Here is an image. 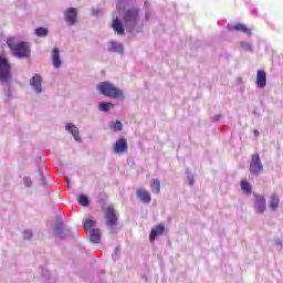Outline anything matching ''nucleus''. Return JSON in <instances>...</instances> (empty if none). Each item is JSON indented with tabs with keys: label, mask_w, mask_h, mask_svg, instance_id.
Wrapping results in <instances>:
<instances>
[{
	"label": "nucleus",
	"mask_w": 283,
	"mask_h": 283,
	"mask_svg": "<svg viewBox=\"0 0 283 283\" xmlns=\"http://www.w3.org/2000/svg\"><path fill=\"white\" fill-rule=\"evenodd\" d=\"M275 244H277L279 247H282V241L280 239H276Z\"/></svg>",
	"instance_id": "35"
},
{
	"label": "nucleus",
	"mask_w": 283,
	"mask_h": 283,
	"mask_svg": "<svg viewBox=\"0 0 283 283\" xmlns=\"http://www.w3.org/2000/svg\"><path fill=\"white\" fill-rule=\"evenodd\" d=\"M78 205H82V207H88L90 206V199L85 195H80L77 198Z\"/></svg>",
	"instance_id": "23"
},
{
	"label": "nucleus",
	"mask_w": 283,
	"mask_h": 283,
	"mask_svg": "<svg viewBox=\"0 0 283 283\" xmlns=\"http://www.w3.org/2000/svg\"><path fill=\"white\" fill-rule=\"evenodd\" d=\"M64 19L69 25H75L78 19V9L70 7L64 11Z\"/></svg>",
	"instance_id": "7"
},
{
	"label": "nucleus",
	"mask_w": 283,
	"mask_h": 283,
	"mask_svg": "<svg viewBox=\"0 0 283 283\" xmlns=\"http://www.w3.org/2000/svg\"><path fill=\"white\" fill-rule=\"evenodd\" d=\"M221 118H222V115L217 114V115L213 116L212 120H213L214 123H218V120H220Z\"/></svg>",
	"instance_id": "33"
},
{
	"label": "nucleus",
	"mask_w": 283,
	"mask_h": 283,
	"mask_svg": "<svg viewBox=\"0 0 283 283\" xmlns=\"http://www.w3.org/2000/svg\"><path fill=\"white\" fill-rule=\"evenodd\" d=\"M42 83L43 80L39 74L33 75V77L30 80V85L33 87V90H35L36 94H41V92H43V88H41Z\"/></svg>",
	"instance_id": "9"
},
{
	"label": "nucleus",
	"mask_w": 283,
	"mask_h": 283,
	"mask_svg": "<svg viewBox=\"0 0 283 283\" xmlns=\"http://www.w3.org/2000/svg\"><path fill=\"white\" fill-rule=\"evenodd\" d=\"M11 78L12 64L3 55H0V83H10Z\"/></svg>",
	"instance_id": "3"
},
{
	"label": "nucleus",
	"mask_w": 283,
	"mask_h": 283,
	"mask_svg": "<svg viewBox=\"0 0 283 283\" xmlns=\"http://www.w3.org/2000/svg\"><path fill=\"white\" fill-rule=\"evenodd\" d=\"M112 28L116 34L123 36L125 34V28L123 27V22L118 18H115L112 23Z\"/></svg>",
	"instance_id": "13"
},
{
	"label": "nucleus",
	"mask_w": 283,
	"mask_h": 283,
	"mask_svg": "<svg viewBox=\"0 0 283 283\" xmlns=\"http://www.w3.org/2000/svg\"><path fill=\"white\" fill-rule=\"evenodd\" d=\"M195 182H196V179H195L193 175H189L188 176V185H190V187H193Z\"/></svg>",
	"instance_id": "31"
},
{
	"label": "nucleus",
	"mask_w": 283,
	"mask_h": 283,
	"mask_svg": "<svg viewBox=\"0 0 283 283\" xmlns=\"http://www.w3.org/2000/svg\"><path fill=\"white\" fill-rule=\"evenodd\" d=\"M25 185H27V187H30V181H27Z\"/></svg>",
	"instance_id": "38"
},
{
	"label": "nucleus",
	"mask_w": 283,
	"mask_h": 283,
	"mask_svg": "<svg viewBox=\"0 0 283 283\" xmlns=\"http://www.w3.org/2000/svg\"><path fill=\"white\" fill-rule=\"evenodd\" d=\"M254 209L256 213L266 211V198H264V195L254 193Z\"/></svg>",
	"instance_id": "8"
},
{
	"label": "nucleus",
	"mask_w": 283,
	"mask_h": 283,
	"mask_svg": "<svg viewBox=\"0 0 283 283\" xmlns=\"http://www.w3.org/2000/svg\"><path fill=\"white\" fill-rule=\"evenodd\" d=\"M36 36H48V29L45 28H38L35 29Z\"/></svg>",
	"instance_id": "29"
},
{
	"label": "nucleus",
	"mask_w": 283,
	"mask_h": 283,
	"mask_svg": "<svg viewBox=\"0 0 283 283\" xmlns=\"http://www.w3.org/2000/svg\"><path fill=\"white\" fill-rule=\"evenodd\" d=\"M241 189H242L243 193H251V191H252L251 184H249V181H247V180H242Z\"/></svg>",
	"instance_id": "24"
},
{
	"label": "nucleus",
	"mask_w": 283,
	"mask_h": 283,
	"mask_svg": "<svg viewBox=\"0 0 283 283\" xmlns=\"http://www.w3.org/2000/svg\"><path fill=\"white\" fill-rule=\"evenodd\" d=\"M23 235H24V240H30V238H32V231L25 230Z\"/></svg>",
	"instance_id": "32"
},
{
	"label": "nucleus",
	"mask_w": 283,
	"mask_h": 283,
	"mask_svg": "<svg viewBox=\"0 0 283 283\" xmlns=\"http://www.w3.org/2000/svg\"><path fill=\"white\" fill-rule=\"evenodd\" d=\"M137 197L140 199V200H143V189H138L137 190Z\"/></svg>",
	"instance_id": "34"
},
{
	"label": "nucleus",
	"mask_w": 283,
	"mask_h": 283,
	"mask_svg": "<svg viewBox=\"0 0 283 283\" xmlns=\"http://www.w3.org/2000/svg\"><path fill=\"white\" fill-rule=\"evenodd\" d=\"M111 129H113V132H123V123L120 122L111 123Z\"/></svg>",
	"instance_id": "26"
},
{
	"label": "nucleus",
	"mask_w": 283,
	"mask_h": 283,
	"mask_svg": "<svg viewBox=\"0 0 283 283\" xmlns=\"http://www.w3.org/2000/svg\"><path fill=\"white\" fill-rule=\"evenodd\" d=\"M24 182H30V178H24Z\"/></svg>",
	"instance_id": "37"
},
{
	"label": "nucleus",
	"mask_w": 283,
	"mask_h": 283,
	"mask_svg": "<svg viewBox=\"0 0 283 283\" xmlns=\"http://www.w3.org/2000/svg\"><path fill=\"white\" fill-rule=\"evenodd\" d=\"M241 49L244 50L245 52H253V45L249 42H241Z\"/></svg>",
	"instance_id": "28"
},
{
	"label": "nucleus",
	"mask_w": 283,
	"mask_h": 283,
	"mask_svg": "<svg viewBox=\"0 0 283 283\" xmlns=\"http://www.w3.org/2000/svg\"><path fill=\"white\" fill-rule=\"evenodd\" d=\"M65 129L72 134L75 140H78V127L74 124H66Z\"/></svg>",
	"instance_id": "19"
},
{
	"label": "nucleus",
	"mask_w": 283,
	"mask_h": 283,
	"mask_svg": "<svg viewBox=\"0 0 283 283\" xmlns=\"http://www.w3.org/2000/svg\"><path fill=\"white\" fill-rule=\"evenodd\" d=\"M82 227L85 229L86 233H90L92 229H96V221L87 219L83 222Z\"/></svg>",
	"instance_id": "20"
},
{
	"label": "nucleus",
	"mask_w": 283,
	"mask_h": 283,
	"mask_svg": "<svg viewBox=\"0 0 283 283\" xmlns=\"http://www.w3.org/2000/svg\"><path fill=\"white\" fill-rule=\"evenodd\" d=\"M256 87H259V90L266 87V72L264 70L256 72Z\"/></svg>",
	"instance_id": "10"
},
{
	"label": "nucleus",
	"mask_w": 283,
	"mask_h": 283,
	"mask_svg": "<svg viewBox=\"0 0 283 283\" xmlns=\"http://www.w3.org/2000/svg\"><path fill=\"white\" fill-rule=\"evenodd\" d=\"M98 92L107 98H114L115 101H125V93L114 86L112 83L103 82L97 86Z\"/></svg>",
	"instance_id": "2"
},
{
	"label": "nucleus",
	"mask_w": 283,
	"mask_h": 283,
	"mask_svg": "<svg viewBox=\"0 0 283 283\" xmlns=\"http://www.w3.org/2000/svg\"><path fill=\"white\" fill-rule=\"evenodd\" d=\"M125 23H136L138 21V9H130L124 15Z\"/></svg>",
	"instance_id": "11"
},
{
	"label": "nucleus",
	"mask_w": 283,
	"mask_h": 283,
	"mask_svg": "<svg viewBox=\"0 0 283 283\" xmlns=\"http://www.w3.org/2000/svg\"><path fill=\"white\" fill-rule=\"evenodd\" d=\"M55 233L56 235H59L60 238H63V223H59L55 227Z\"/></svg>",
	"instance_id": "30"
},
{
	"label": "nucleus",
	"mask_w": 283,
	"mask_h": 283,
	"mask_svg": "<svg viewBox=\"0 0 283 283\" xmlns=\"http://www.w3.org/2000/svg\"><path fill=\"white\" fill-rule=\"evenodd\" d=\"M143 202L149 205L151 202V193L149 191L143 190Z\"/></svg>",
	"instance_id": "27"
},
{
	"label": "nucleus",
	"mask_w": 283,
	"mask_h": 283,
	"mask_svg": "<svg viewBox=\"0 0 283 283\" xmlns=\"http://www.w3.org/2000/svg\"><path fill=\"white\" fill-rule=\"evenodd\" d=\"M104 218L107 227H116L118 224V214L113 207L103 208Z\"/></svg>",
	"instance_id": "5"
},
{
	"label": "nucleus",
	"mask_w": 283,
	"mask_h": 283,
	"mask_svg": "<svg viewBox=\"0 0 283 283\" xmlns=\"http://www.w3.org/2000/svg\"><path fill=\"white\" fill-rule=\"evenodd\" d=\"M150 189L153 193H156V196H158V193H160V180L154 179L153 182L150 184Z\"/></svg>",
	"instance_id": "22"
},
{
	"label": "nucleus",
	"mask_w": 283,
	"mask_h": 283,
	"mask_svg": "<svg viewBox=\"0 0 283 283\" xmlns=\"http://www.w3.org/2000/svg\"><path fill=\"white\" fill-rule=\"evenodd\" d=\"M254 136H260V132L258 129L254 130Z\"/></svg>",
	"instance_id": "36"
},
{
	"label": "nucleus",
	"mask_w": 283,
	"mask_h": 283,
	"mask_svg": "<svg viewBox=\"0 0 283 283\" xmlns=\"http://www.w3.org/2000/svg\"><path fill=\"white\" fill-rule=\"evenodd\" d=\"M163 233H165V226L164 224L156 226L150 231L149 241L150 242H156V237L157 235H163Z\"/></svg>",
	"instance_id": "12"
},
{
	"label": "nucleus",
	"mask_w": 283,
	"mask_h": 283,
	"mask_svg": "<svg viewBox=\"0 0 283 283\" xmlns=\"http://www.w3.org/2000/svg\"><path fill=\"white\" fill-rule=\"evenodd\" d=\"M145 21H151L154 19V11H151V6H149V2H145Z\"/></svg>",
	"instance_id": "21"
},
{
	"label": "nucleus",
	"mask_w": 283,
	"mask_h": 283,
	"mask_svg": "<svg viewBox=\"0 0 283 283\" xmlns=\"http://www.w3.org/2000/svg\"><path fill=\"white\" fill-rule=\"evenodd\" d=\"M277 207H280V197L277 193H273L270 199V209H272V211H276Z\"/></svg>",
	"instance_id": "18"
},
{
	"label": "nucleus",
	"mask_w": 283,
	"mask_h": 283,
	"mask_svg": "<svg viewBox=\"0 0 283 283\" xmlns=\"http://www.w3.org/2000/svg\"><path fill=\"white\" fill-rule=\"evenodd\" d=\"M112 107H114V104L109 103V102H104V103L99 104L101 112H109V109H112Z\"/></svg>",
	"instance_id": "25"
},
{
	"label": "nucleus",
	"mask_w": 283,
	"mask_h": 283,
	"mask_svg": "<svg viewBox=\"0 0 283 283\" xmlns=\"http://www.w3.org/2000/svg\"><path fill=\"white\" fill-rule=\"evenodd\" d=\"M90 240L93 244H98L101 242V230L92 229L90 232Z\"/></svg>",
	"instance_id": "16"
},
{
	"label": "nucleus",
	"mask_w": 283,
	"mask_h": 283,
	"mask_svg": "<svg viewBox=\"0 0 283 283\" xmlns=\"http://www.w3.org/2000/svg\"><path fill=\"white\" fill-rule=\"evenodd\" d=\"M108 52H115V54H123V52H125V49L123 48V44L111 41Z\"/></svg>",
	"instance_id": "15"
},
{
	"label": "nucleus",
	"mask_w": 283,
	"mask_h": 283,
	"mask_svg": "<svg viewBox=\"0 0 283 283\" xmlns=\"http://www.w3.org/2000/svg\"><path fill=\"white\" fill-rule=\"evenodd\" d=\"M228 30H235L237 32H243L244 34H251V30L247 28L244 24H235L231 27V24H228Z\"/></svg>",
	"instance_id": "17"
},
{
	"label": "nucleus",
	"mask_w": 283,
	"mask_h": 283,
	"mask_svg": "<svg viewBox=\"0 0 283 283\" xmlns=\"http://www.w3.org/2000/svg\"><path fill=\"white\" fill-rule=\"evenodd\" d=\"M264 171V165L262 164V159H260V154H254L251 156L250 161V174L252 176H260Z\"/></svg>",
	"instance_id": "4"
},
{
	"label": "nucleus",
	"mask_w": 283,
	"mask_h": 283,
	"mask_svg": "<svg viewBox=\"0 0 283 283\" xmlns=\"http://www.w3.org/2000/svg\"><path fill=\"white\" fill-rule=\"evenodd\" d=\"M128 149L129 145L127 144V138L125 137L118 138L113 145V151L114 154H117V156H123V154H127Z\"/></svg>",
	"instance_id": "6"
},
{
	"label": "nucleus",
	"mask_w": 283,
	"mask_h": 283,
	"mask_svg": "<svg viewBox=\"0 0 283 283\" xmlns=\"http://www.w3.org/2000/svg\"><path fill=\"white\" fill-rule=\"evenodd\" d=\"M52 63H53V67H55L56 70H59V67H61V52L59 51V49L54 48L52 51Z\"/></svg>",
	"instance_id": "14"
},
{
	"label": "nucleus",
	"mask_w": 283,
	"mask_h": 283,
	"mask_svg": "<svg viewBox=\"0 0 283 283\" xmlns=\"http://www.w3.org/2000/svg\"><path fill=\"white\" fill-rule=\"evenodd\" d=\"M7 45L11 50L12 55L18 59H28V56H30V44L28 42L17 43V39L9 38Z\"/></svg>",
	"instance_id": "1"
}]
</instances>
